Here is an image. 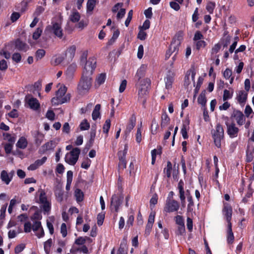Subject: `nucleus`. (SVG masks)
Listing matches in <instances>:
<instances>
[{
	"instance_id": "14",
	"label": "nucleus",
	"mask_w": 254,
	"mask_h": 254,
	"mask_svg": "<svg viewBox=\"0 0 254 254\" xmlns=\"http://www.w3.org/2000/svg\"><path fill=\"white\" fill-rule=\"evenodd\" d=\"M155 216V213L154 212H151L149 214L148 222L146 226V229L145 231V235L146 236H148L150 234L153 226V224L154 222Z\"/></svg>"
},
{
	"instance_id": "47",
	"label": "nucleus",
	"mask_w": 254,
	"mask_h": 254,
	"mask_svg": "<svg viewBox=\"0 0 254 254\" xmlns=\"http://www.w3.org/2000/svg\"><path fill=\"white\" fill-rule=\"evenodd\" d=\"M79 127L81 130H88L90 127V125L87 121L85 119L81 122Z\"/></svg>"
},
{
	"instance_id": "63",
	"label": "nucleus",
	"mask_w": 254,
	"mask_h": 254,
	"mask_svg": "<svg viewBox=\"0 0 254 254\" xmlns=\"http://www.w3.org/2000/svg\"><path fill=\"white\" fill-rule=\"evenodd\" d=\"M232 71L229 68H226L223 72V76L226 79H229L232 76Z\"/></svg>"
},
{
	"instance_id": "7",
	"label": "nucleus",
	"mask_w": 254,
	"mask_h": 254,
	"mask_svg": "<svg viewBox=\"0 0 254 254\" xmlns=\"http://www.w3.org/2000/svg\"><path fill=\"white\" fill-rule=\"evenodd\" d=\"M179 207L180 204L177 201L168 197L164 207V211L169 213L173 212L178 211Z\"/></svg>"
},
{
	"instance_id": "48",
	"label": "nucleus",
	"mask_w": 254,
	"mask_h": 254,
	"mask_svg": "<svg viewBox=\"0 0 254 254\" xmlns=\"http://www.w3.org/2000/svg\"><path fill=\"white\" fill-rule=\"evenodd\" d=\"M111 127V120L107 119L103 127V131L104 133H108Z\"/></svg>"
},
{
	"instance_id": "20",
	"label": "nucleus",
	"mask_w": 254,
	"mask_h": 254,
	"mask_svg": "<svg viewBox=\"0 0 254 254\" xmlns=\"http://www.w3.org/2000/svg\"><path fill=\"white\" fill-rule=\"evenodd\" d=\"M234 117L235 118L237 124L240 126L242 125L245 121L244 115L241 111H236L234 112Z\"/></svg>"
},
{
	"instance_id": "29",
	"label": "nucleus",
	"mask_w": 254,
	"mask_h": 254,
	"mask_svg": "<svg viewBox=\"0 0 254 254\" xmlns=\"http://www.w3.org/2000/svg\"><path fill=\"white\" fill-rule=\"evenodd\" d=\"M15 47L17 49L23 51H26L28 49V46L25 43L20 40L16 41Z\"/></svg>"
},
{
	"instance_id": "62",
	"label": "nucleus",
	"mask_w": 254,
	"mask_h": 254,
	"mask_svg": "<svg viewBox=\"0 0 254 254\" xmlns=\"http://www.w3.org/2000/svg\"><path fill=\"white\" fill-rule=\"evenodd\" d=\"M12 59L16 63H19L21 60V56L19 53H15L12 55Z\"/></svg>"
},
{
	"instance_id": "43",
	"label": "nucleus",
	"mask_w": 254,
	"mask_h": 254,
	"mask_svg": "<svg viewBox=\"0 0 254 254\" xmlns=\"http://www.w3.org/2000/svg\"><path fill=\"white\" fill-rule=\"evenodd\" d=\"M45 51L43 49L38 50L35 54V58L37 61L42 59L45 55Z\"/></svg>"
},
{
	"instance_id": "42",
	"label": "nucleus",
	"mask_w": 254,
	"mask_h": 254,
	"mask_svg": "<svg viewBox=\"0 0 254 254\" xmlns=\"http://www.w3.org/2000/svg\"><path fill=\"white\" fill-rule=\"evenodd\" d=\"M80 16L78 12H73L70 16V20L72 22H76L80 19Z\"/></svg>"
},
{
	"instance_id": "64",
	"label": "nucleus",
	"mask_w": 254,
	"mask_h": 254,
	"mask_svg": "<svg viewBox=\"0 0 254 254\" xmlns=\"http://www.w3.org/2000/svg\"><path fill=\"white\" fill-rule=\"evenodd\" d=\"M206 45V42L203 40H199L196 42V47L197 50L204 48Z\"/></svg>"
},
{
	"instance_id": "34",
	"label": "nucleus",
	"mask_w": 254,
	"mask_h": 254,
	"mask_svg": "<svg viewBox=\"0 0 254 254\" xmlns=\"http://www.w3.org/2000/svg\"><path fill=\"white\" fill-rule=\"evenodd\" d=\"M180 45V44H179V42L176 41V42L173 41L171 44L169 49L171 51L172 53H176V54L178 52Z\"/></svg>"
},
{
	"instance_id": "61",
	"label": "nucleus",
	"mask_w": 254,
	"mask_h": 254,
	"mask_svg": "<svg viewBox=\"0 0 254 254\" xmlns=\"http://www.w3.org/2000/svg\"><path fill=\"white\" fill-rule=\"evenodd\" d=\"M175 221L177 224L178 226L183 225L184 224V220L182 216L180 215H177L175 217Z\"/></svg>"
},
{
	"instance_id": "38",
	"label": "nucleus",
	"mask_w": 254,
	"mask_h": 254,
	"mask_svg": "<svg viewBox=\"0 0 254 254\" xmlns=\"http://www.w3.org/2000/svg\"><path fill=\"white\" fill-rule=\"evenodd\" d=\"M141 129L142 123L140 124V127H137L136 133L135 134V140L138 143H139L142 140Z\"/></svg>"
},
{
	"instance_id": "55",
	"label": "nucleus",
	"mask_w": 254,
	"mask_h": 254,
	"mask_svg": "<svg viewBox=\"0 0 254 254\" xmlns=\"http://www.w3.org/2000/svg\"><path fill=\"white\" fill-rule=\"evenodd\" d=\"M128 146L126 144L124 147V149L123 151H120L118 153L119 157L120 159H123L127 153Z\"/></svg>"
},
{
	"instance_id": "5",
	"label": "nucleus",
	"mask_w": 254,
	"mask_h": 254,
	"mask_svg": "<svg viewBox=\"0 0 254 254\" xmlns=\"http://www.w3.org/2000/svg\"><path fill=\"white\" fill-rule=\"evenodd\" d=\"M212 137L216 146L220 148L221 146V141L224 137V129L221 125L217 124L215 129L212 130Z\"/></svg>"
},
{
	"instance_id": "56",
	"label": "nucleus",
	"mask_w": 254,
	"mask_h": 254,
	"mask_svg": "<svg viewBox=\"0 0 254 254\" xmlns=\"http://www.w3.org/2000/svg\"><path fill=\"white\" fill-rule=\"evenodd\" d=\"M45 10V8L41 6H38L36 8V10L33 13V16H36L38 17Z\"/></svg>"
},
{
	"instance_id": "26",
	"label": "nucleus",
	"mask_w": 254,
	"mask_h": 254,
	"mask_svg": "<svg viewBox=\"0 0 254 254\" xmlns=\"http://www.w3.org/2000/svg\"><path fill=\"white\" fill-rule=\"evenodd\" d=\"M136 124V119L135 117H132L130 120L128 125L127 126L126 133H128L134 128Z\"/></svg>"
},
{
	"instance_id": "30",
	"label": "nucleus",
	"mask_w": 254,
	"mask_h": 254,
	"mask_svg": "<svg viewBox=\"0 0 254 254\" xmlns=\"http://www.w3.org/2000/svg\"><path fill=\"white\" fill-rule=\"evenodd\" d=\"M170 119L167 114L165 113L162 115L161 127L162 128L165 127L169 123Z\"/></svg>"
},
{
	"instance_id": "51",
	"label": "nucleus",
	"mask_w": 254,
	"mask_h": 254,
	"mask_svg": "<svg viewBox=\"0 0 254 254\" xmlns=\"http://www.w3.org/2000/svg\"><path fill=\"white\" fill-rule=\"evenodd\" d=\"M91 162V161L89 158H85L81 164V167L85 169H87L90 167Z\"/></svg>"
},
{
	"instance_id": "52",
	"label": "nucleus",
	"mask_w": 254,
	"mask_h": 254,
	"mask_svg": "<svg viewBox=\"0 0 254 254\" xmlns=\"http://www.w3.org/2000/svg\"><path fill=\"white\" fill-rule=\"evenodd\" d=\"M17 203H19V201L17 202L15 198H13L10 200L9 205L8 208V212L9 214H11L12 212L13 208Z\"/></svg>"
},
{
	"instance_id": "18",
	"label": "nucleus",
	"mask_w": 254,
	"mask_h": 254,
	"mask_svg": "<svg viewBox=\"0 0 254 254\" xmlns=\"http://www.w3.org/2000/svg\"><path fill=\"white\" fill-rule=\"evenodd\" d=\"M121 204V201L119 197L116 195H113L111 200V207L112 209L118 212L120 205Z\"/></svg>"
},
{
	"instance_id": "58",
	"label": "nucleus",
	"mask_w": 254,
	"mask_h": 254,
	"mask_svg": "<svg viewBox=\"0 0 254 254\" xmlns=\"http://www.w3.org/2000/svg\"><path fill=\"white\" fill-rule=\"evenodd\" d=\"M203 39V36L199 31H197L194 35L193 40L195 41H198Z\"/></svg>"
},
{
	"instance_id": "24",
	"label": "nucleus",
	"mask_w": 254,
	"mask_h": 254,
	"mask_svg": "<svg viewBox=\"0 0 254 254\" xmlns=\"http://www.w3.org/2000/svg\"><path fill=\"white\" fill-rule=\"evenodd\" d=\"M56 146V143L55 141L53 140L50 141L49 142H47L45 144H44L42 146L41 149H42V151L45 152L47 150L53 149L55 146Z\"/></svg>"
},
{
	"instance_id": "27",
	"label": "nucleus",
	"mask_w": 254,
	"mask_h": 254,
	"mask_svg": "<svg viewBox=\"0 0 254 254\" xmlns=\"http://www.w3.org/2000/svg\"><path fill=\"white\" fill-rule=\"evenodd\" d=\"M101 109V105L100 104H97L92 114V119L94 121L96 120L98 118L100 117V110Z\"/></svg>"
},
{
	"instance_id": "41",
	"label": "nucleus",
	"mask_w": 254,
	"mask_h": 254,
	"mask_svg": "<svg viewBox=\"0 0 254 254\" xmlns=\"http://www.w3.org/2000/svg\"><path fill=\"white\" fill-rule=\"evenodd\" d=\"M64 60V58L62 56H56L53 57L52 63L54 65L60 64Z\"/></svg>"
},
{
	"instance_id": "12",
	"label": "nucleus",
	"mask_w": 254,
	"mask_h": 254,
	"mask_svg": "<svg viewBox=\"0 0 254 254\" xmlns=\"http://www.w3.org/2000/svg\"><path fill=\"white\" fill-rule=\"evenodd\" d=\"M25 100L31 109L36 110L39 108L40 103L36 98L28 95L26 96Z\"/></svg>"
},
{
	"instance_id": "33",
	"label": "nucleus",
	"mask_w": 254,
	"mask_h": 254,
	"mask_svg": "<svg viewBox=\"0 0 254 254\" xmlns=\"http://www.w3.org/2000/svg\"><path fill=\"white\" fill-rule=\"evenodd\" d=\"M52 240L51 239H48L44 243V251L46 254H50L51 248L52 246Z\"/></svg>"
},
{
	"instance_id": "37",
	"label": "nucleus",
	"mask_w": 254,
	"mask_h": 254,
	"mask_svg": "<svg viewBox=\"0 0 254 254\" xmlns=\"http://www.w3.org/2000/svg\"><path fill=\"white\" fill-rule=\"evenodd\" d=\"M187 199L188 201H189V204L188 205V210L189 211H191L192 210V207L194 205V203L192 196L190 195L189 190H187Z\"/></svg>"
},
{
	"instance_id": "3",
	"label": "nucleus",
	"mask_w": 254,
	"mask_h": 254,
	"mask_svg": "<svg viewBox=\"0 0 254 254\" xmlns=\"http://www.w3.org/2000/svg\"><path fill=\"white\" fill-rule=\"evenodd\" d=\"M39 194L38 203L40 204V207L42 209L44 214L48 215L51 210V201L49 199L44 190L39 189L37 192Z\"/></svg>"
},
{
	"instance_id": "2",
	"label": "nucleus",
	"mask_w": 254,
	"mask_h": 254,
	"mask_svg": "<svg viewBox=\"0 0 254 254\" xmlns=\"http://www.w3.org/2000/svg\"><path fill=\"white\" fill-rule=\"evenodd\" d=\"M60 87L56 93V96L53 97L51 102L53 105H58L62 104L69 101L70 99V94H65L67 88L64 85H60Z\"/></svg>"
},
{
	"instance_id": "49",
	"label": "nucleus",
	"mask_w": 254,
	"mask_h": 254,
	"mask_svg": "<svg viewBox=\"0 0 254 254\" xmlns=\"http://www.w3.org/2000/svg\"><path fill=\"white\" fill-rule=\"evenodd\" d=\"M215 7V2H209L206 5V9L210 14H212L213 12V10H214Z\"/></svg>"
},
{
	"instance_id": "53",
	"label": "nucleus",
	"mask_w": 254,
	"mask_h": 254,
	"mask_svg": "<svg viewBox=\"0 0 254 254\" xmlns=\"http://www.w3.org/2000/svg\"><path fill=\"white\" fill-rule=\"evenodd\" d=\"M123 3L121 2H119L116 3L112 8V11L113 13H116L118 12L121 9H123Z\"/></svg>"
},
{
	"instance_id": "46",
	"label": "nucleus",
	"mask_w": 254,
	"mask_h": 254,
	"mask_svg": "<svg viewBox=\"0 0 254 254\" xmlns=\"http://www.w3.org/2000/svg\"><path fill=\"white\" fill-rule=\"evenodd\" d=\"M233 92L227 89L224 90L223 96V101H226L231 99L233 96Z\"/></svg>"
},
{
	"instance_id": "57",
	"label": "nucleus",
	"mask_w": 254,
	"mask_h": 254,
	"mask_svg": "<svg viewBox=\"0 0 254 254\" xmlns=\"http://www.w3.org/2000/svg\"><path fill=\"white\" fill-rule=\"evenodd\" d=\"M42 32V29L41 28H37L33 34V36H32L33 39L34 40L38 39L41 36Z\"/></svg>"
},
{
	"instance_id": "11",
	"label": "nucleus",
	"mask_w": 254,
	"mask_h": 254,
	"mask_svg": "<svg viewBox=\"0 0 254 254\" xmlns=\"http://www.w3.org/2000/svg\"><path fill=\"white\" fill-rule=\"evenodd\" d=\"M223 215L226 218V220L228 223V225L231 224V220L232 213V208L231 206L228 203H224V208L222 210Z\"/></svg>"
},
{
	"instance_id": "28",
	"label": "nucleus",
	"mask_w": 254,
	"mask_h": 254,
	"mask_svg": "<svg viewBox=\"0 0 254 254\" xmlns=\"http://www.w3.org/2000/svg\"><path fill=\"white\" fill-rule=\"evenodd\" d=\"M234 240V236L232 230V224H229L228 225L227 230V242L228 243H232Z\"/></svg>"
},
{
	"instance_id": "35",
	"label": "nucleus",
	"mask_w": 254,
	"mask_h": 254,
	"mask_svg": "<svg viewBox=\"0 0 254 254\" xmlns=\"http://www.w3.org/2000/svg\"><path fill=\"white\" fill-rule=\"evenodd\" d=\"M254 153V147L253 146L249 147L247 150V160L248 162H250L252 160Z\"/></svg>"
},
{
	"instance_id": "4",
	"label": "nucleus",
	"mask_w": 254,
	"mask_h": 254,
	"mask_svg": "<svg viewBox=\"0 0 254 254\" xmlns=\"http://www.w3.org/2000/svg\"><path fill=\"white\" fill-rule=\"evenodd\" d=\"M150 84V80L146 78L141 80L139 83L136 84L138 89V99L141 100L143 104L146 102V99L148 94V88Z\"/></svg>"
},
{
	"instance_id": "6",
	"label": "nucleus",
	"mask_w": 254,
	"mask_h": 254,
	"mask_svg": "<svg viewBox=\"0 0 254 254\" xmlns=\"http://www.w3.org/2000/svg\"><path fill=\"white\" fill-rule=\"evenodd\" d=\"M80 153V150L77 147L73 148L72 150L67 153L65 157V161L70 165H74L77 162L79 155Z\"/></svg>"
},
{
	"instance_id": "16",
	"label": "nucleus",
	"mask_w": 254,
	"mask_h": 254,
	"mask_svg": "<svg viewBox=\"0 0 254 254\" xmlns=\"http://www.w3.org/2000/svg\"><path fill=\"white\" fill-rule=\"evenodd\" d=\"M147 65L146 64H142L138 69L136 74L135 75V79L137 81V83L140 82V79L144 76L146 70L147 69Z\"/></svg>"
},
{
	"instance_id": "31",
	"label": "nucleus",
	"mask_w": 254,
	"mask_h": 254,
	"mask_svg": "<svg viewBox=\"0 0 254 254\" xmlns=\"http://www.w3.org/2000/svg\"><path fill=\"white\" fill-rule=\"evenodd\" d=\"M76 49V47L74 45H72L69 47L66 51V57H67L70 59H72L74 56Z\"/></svg>"
},
{
	"instance_id": "19",
	"label": "nucleus",
	"mask_w": 254,
	"mask_h": 254,
	"mask_svg": "<svg viewBox=\"0 0 254 254\" xmlns=\"http://www.w3.org/2000/svg\"><path fill=\"white\" fill-rule=\"evenodd\" d=\"M47 157L44 156L41 159L37 160L34 163L31 164L28 168L29 170H35L42 165L47 160Z\"/></svg>"
},
{
	"instance_id": "23",
	"label": "nucleus",
	"mask_w": 254,
	"mask_h": 254,
	"mask_svg": "<svg viewBox=\"0 0 254 254\" xmlns=\"http://www.w3.org/2000/svg\"><path fill=\"white\" fill-rule=\"evenodd\" d=\"M55 195L57 201L62 202L64 200V191L60 188H57L55 190Z\"/></svg>"
},
{
	"instance_id": "9",
	"label": "nucleus",
	"mask_w": 254,
	"mask_h": 254,
	"mask_svg": "<svg viewBox=\"0 0 254 254\" xmlns=\"http://www.w3.org/2000/svg\"><path fill=\"white\" fill-rule=\"evenodd\" d=\"M248 93L245 90H241L236 92V100L240 104L241 106H244L246 104Z\"/></svg>"
},
{
	"instance_id": "21",
	"label": "nucleus",
	"mask_w": 254,
	"mask_h": 254,
	"mask_svg": "<svg viewBox=\"0 0 254 254\" xmlns=\"http://www.w3.org/2000/svg\"><path fill=\"white\" fill-rule=\"evenodd\" d=\"M0 179L6 185H8L12 180V175H9L5 170H3L0 173Z\"/></svg>"
},
{
	"instance_id": "44",
	"label": "nucleus",
	"mask_w": 254,
	"mask_h": 254,
	"mask_svg": "<svg viewBox=\"0 0 254 254\" xmlns=\"http://www.w3.org/2000/svg\"><path fill=\"white\" fill-rule=\"evenodd\" d=\"M97 0H88L87 2V10L92 11L96 3Z\"/></svg>"
},
{
	"instance_id": "39",
	"label": "nucleus",
	"mask_w": 254,
	"mask_h": 254,
	"mask_svg": "<svg viewBox=\"0 0 254 254\" xmlns=\"http://www.w3.org/2000/svg\"><path fill=\"white\" fill-rule=\"evenodd\" d=\"M206 101L207 100L205 97V93H201L198 97V103L201 104L202 106L204 107L206 105Z\"/></svg>"
},
{
	"instance_id": "17",
	"label": "nucleus",
	"mask_w": 254,
	"mask_h": 254,
	"mask_svg": "<svg viewBox=\"0 0 254 254\" xmlns=\"http://www.w3.org/2000/svg\"><path fill=\"white\" fill-rule=\"evenodd\" d=\"M239 129L235 126L234 124L227 125V133L231 138L235 137L237 136Z\"/></svg>"
},
{
	"instance_id": "15",
	"label": "nucleus",
	"mask_w": 254,
	"mask_h": 254,
	"mask_svg": "<svg viewBox=\"0 0 254 254\" xmlns=\"http://www.w3.org/2000/svg\"><path fill=\"white\" fill-rule=\"evenodd\" d=\"M184 185V184L183 181L181 180L179 182L178 186V189L179 192V197L180 198L181 204L183 207H185L186 205V197L185 195Z\"/></svg>"
},
{
	"instance_id": "60",
	"label": "nucleus",
	"mask_w": 254,
	"mask_h": 254,
	"mask_svg": "<svg viewBox=\"0 0 254 254\" xmlns=\"http://www.w3.org/2000/svg\"><path fill=\"white\" fill-rule=\"evenodd\" d=\"M25 246L24 244H19L18 245H17V246H16V247L15 248V249H14V252L15 254H19L20 253H21L22 251H23V250L25 249Z\"/></svg>"
},
{
	"instance_id": "36",
	"label": "nucleus",
	"mask_w": 254,
	"mask_h": 254,
	"mask_svg": "<svg viewBox=\"0 0 254 254\" xmlns=\"http://www.w3.org/2000/svg\"><path fill=\"white\" fill-rule=\"evenodd\" d=\"M3 136L4 140L9 142L8 143L13 144L15 141V137L8 133H4Z\"/></svg>"
},
{
	"instance_id": "25",
	"label": "nucleus",
	"mask_w": 254,
	"mask_h": 254,
	"mask_svg": "<svg viewBox=\"0 0 254 254\" xmlns=\"http://www.w3.org/2000/svg\"><path fill=\"white\" fill-rule=\"evenodd\" d=\"M28 144L27 139L25 137L22 136L19 138L16 143V146L20 149H25Z\"/></svg>"
},
{
	"instance_id": "8",
	"label": "nucleus",
	"mask_w": 254,
	"mask_h": 254,
	"mask_svg": "<svg viewBox=\"0 0 254 254\" xmlns=\"http://www.w3.org/2000/svg\"><path fill=\"white\" fill-rule=\"evenodd\" d=\"M52 26L47 27L46 30H51L52 31L55 36L59 38H62L63 36V29L62 28V22L59 21L58 22H53Z\"/></svg>"
},
{
	"instance_id": "13",
	"label": "nucleus",
	"mask_w": 254,
	"mask_h": 254,
	"mask_svg": "<svg viewBox=\"0 0 254 254\" xmlns=\"http://www.w3.org/2000/svg\"><path fill=\"white\" fill-rule=\"evenodd\" d=\"M175 73L174 71L169 70L168 71L166 76L165 78L166 88L170 89L172 88V84L174 80Z\"/></svg>"
},
{
	"instance_id": "50",
	"label": "nucleus",
	"mask_w": 254,
	"mask_h": 254,
	"mask_svg": "<svg viewBox=\"0 0 254 254\" xmlns=\"http://www.w3.org/2000/svg\"><path fill=\"white\" fill-rule=\"evenodd\" d=\"M126 245V241L125 240L121 244L120 248L118 251L117 254H127V252L125 249Z\"/></svg>"
},
{
	"instance_id": "40",
	"label": "nucleus",
	"mask_w": 254,
	"mask_h": 254,
	"mask_svg": "<svg viewBox=\"0 0 254 254\" xmlns=\"http://www.w3.org/2000/svg\"><path fill=\"white\" fill-rule=\"evenodd\" d=\"M172 165L170 162H167V167L164 169V172L168 178H170L171 175Z\"/></svg>"
},
{
	"instance_id": "45",
	"label": "nucleus",
	"mask_w": 254,
	"mask_h": 254,
	"mask_svg": "<svg viewBox=\"0 0 254 254\" xmlns=\"http://www.w3.org/2000/svg\"><path fill=\"white\" fill-rule=\"evenodd\" d=\"M106 78V74L101 73L97 76L96 79V82L98 85H100L105 82Z\"/></svg>"
},
{
	"instance_id": "32",
	"label": "nucleus",
	"mask_w": 254,
	"mask_h": 254,
	"mask_svg": "<svg viewBox=\"0 0 254 254\" xmlns=\"http://www.w3.org/2000/svg\"><path fill=\"white\" fill-rule=\"evenodd\" d=\"M74 196L77 202H80L83 199L84 194L80 189H77L74 191Z\"/></svg>"
},
{
	"instance_id": "10",
	"label": "nucleus",
	"mask_w": 254,
	"mask_h": 254,
	"mask_svg": "<svg viewBox=\"0 0 254 254\" xmlns=\"http://www.w3.org/2000/svg\"><path fill=\"white\" fill-rule=\"evenodd\" d=\"M32 229L39 238H42L44 236V232L41 222L38 221H35L32 225Z\"/></svg>"
},
{
	"instance_id": "59",
	"label": "nucleus",
	"mask_w": 254,
	"mask_h": 254,
	"mask_svg": "<svg viewBox=\"0 0 254 254\" xmlns=\"http://www.w3.org/2000/svg\"><path fill=\"white\" fill-rule=\"evenodd\" d=\"M105 218V215L103 213H99L97 215V224L98 225L101 226L103 224Z\"/></svg>"
},
{
	"instance_id": "1",
	"label": "nucleus",
	"mask_w": 254,
	"mask_h": 254,
	"mask_svg": "<svg viewBox=\"0 0 254 254\" xmlns=\"http://www.w3.org/2000/svg\"><path fill=\"white\" fill-rule=\"evenodd\" d=\"M96 59L92 57L88 59V61L84 65L82 76L77 86V90L80 94H85L90 90L92 82L91 76L96 67Z\"/></svg>"
},
{
	"instance_id": "22",
	"label": "nucleus",
	"mask_w": 254,
	"mask_h": 254,
	"mask_svg": "<svg viewBox=\"0 0 254 254\" xmlns=\"http://www.w3.org/2000/svg\"><path fill=\"white\" fill-rule=\"evenodd\" d=\"M189 121H186L184 122L183 127L181 128V134L184 139H187L188 138V130L189 129Z\"/></svg>"
},
{
	"instance_id": "54",
	"label": "nucleus",
	"mask_w": 254,
	"mask_h": 254,
	"mask_svg": "<svg viewBox=\"0 0 254 254\" xmlns=\"http://www.w3.org/2000/svg\"><path fill=\"white\" fill-rule=\"evenodd\" d=\"M183 39V33L182 32H179L175 36V38L173 39V41L176 42L178 41L179 42V44H181L182 41Z\"/></svg>"
}]
</instances>
